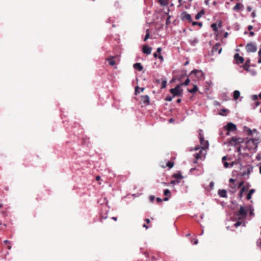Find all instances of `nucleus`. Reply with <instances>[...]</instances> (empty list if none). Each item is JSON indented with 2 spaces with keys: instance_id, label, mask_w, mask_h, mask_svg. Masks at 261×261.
I'll list each match as a JSON object with an SVG mask.
<instances>
[{
  "instance_id": "1",
  "label": "nucleus",
  "mask_w": 261,
  "mask_h": 261,
  "mask_svg": "<svg viewBox=\"0 0 261 261\" xmlns=\"http://www.w3.org/2000/svg\"><path fill=\"white\" fill-rule=\"evenodd\" d=\"M247 215V210H245L244 206H241L239 211L236 214V216L239 220H244Z\"/></svg>"
},
{
  "instance_id": "2",
  "label": "nucleus",
  "mask_w": 261,
  "mask_h": 261,
  "mask_svg": "<svg viewBox=\"0 0 261 261\" xmlns=\"http://www.w3.org/2000/svg\"><path fill=\"white\" fill-rule=\"evenodd\" d=\"M199 141L201 144V149L203 150L207 149L209 146L208 141L205 140L202 134H199Z\"/></svg>"
},
{
  "instance_id": "3",
  "label": "nucleus",
  "mask_w": 261,
  "mask_h": 261,
  "mask_svg": "<svg viewBox=\"0 0 261 261\" xmlns=\"http://www.w3.org/2000/svg\"><path fill=\"white\" fill-rule=\"evenodd\" d=\"M195 74L197 80H203L204 79V75L201 70L194 69L190 72V75Z\"/></svg>"
},
{
  "instance_id": "4",
  "label": "nucleus",
  "mask_w": 261,
  "mask_h": 261,
  "mask_svg": "<svg viewBox=\"0 0 261 261\" xmlns=\"http://www.w3.org/2000/svg\"><path fill=\"white\" fill-rule=\"evenodd\" d=\"M181 85H177L174 88L170 89V92L173 95V97L181 96L182 90L180 89Z\"/></svg>"
},
{
  "instance_id": "5",
  "label": "nucleus",
  "mask_w": 261,
  "mask_h": 261,
  "mask_svg": "<svg viewBox=\"0 0 261 261\" xmlns=\"http://www.w3.org/2000/svg\"><path fill=\"white\" fill-rule=\"evenodd\" d=\"M245 49L248 53H254L257 50V46L255 43L250 42L247 44Z\"/></svg>"
},
{
  "instance_id": "6",
  "label": "nucleus",
  "mask_w": 261,
  "mask_h": 261,
  "mask_svg": "<svg viewBox=\"0 0 261 261\" xmlns=\"http://www.w3.org/2000/svg\"><path fill=\"white\" fill-rule=\"evenodd\" d=\"M224 128L227 130L226 135H228L229 132H234L237 130V126L232 122H229L224 126Z\"/></svg>"
},
{
  "instance_id": "7",
  "label": "nucleus",
  "mask_w": 261,
  "mask_h": 261,
  "mask_svg": "<svg viewBox=\"0 0 261 261\" xmlns=\"http://www.w3.org/2000/svg\"><path fill=\"white\" fill-rule=\"evenodd\" d=\"M253 167L251 165H248L247 166V171H244L240 173V175L243 176L245 177V176H247V178L249 177V175L250 173L253 171Z\"/></svg>"
},
{
  "instance_id": "8",
  "label": "nucleus",
  "mask_w": 261,
  "mask_h": 261,
  "mask_svg": "<svg viewBox=\"0 0 261 261\" xmlns=\"http://www.w3.org/2000/svg\"><path fill=\"white\" fill-rule=\"evenodd\" d=\"M234 61L236 64H240L243 63L244 61V59L237 53L234 56Z\"/></svg>"
},
{
  "instance_id": "9",
  "label": "nucleus",
  "mask_w": 261,
  "mask_h": 261,
  "mask_svg": "<svg viewBox=\"0 0 261 261\" xmlns=\"http://www.w3.org/2000/svg\"><path fill=\"white\" fill-rule=\"evenodd\" d=\"M200 150L199 152L196 153L194 154V156L196 160L201 159L203 157H204L206 155V151Z\"/></svg>"
},
{
  "instance_id": "10",
  "label": "nucleus",
  "mask_w": 261,
  "mask_h": 261,
  "mask_svg": "<svg viewBox=\"0 0 261 261\" xmlns=\"http://www.w3.org/2000/svg\"><path fill=\"white\" fill-rule=\"evenodd\" d=\"M141 100L145 106H148L150 105L149 97L147 95L142 96Z\"/></svg>"
},
{
  "instance_id": "11",
  "label": "nucleus",
  "mask_w": 261,
  "mask_h": 261,
  "mask_svg": "<svg viewBox=\"0 0 261 261\" xmlns=\"http://www.w3.org/2000/svg\"><path fill=\"white\" fill-rule=\"evenodd\" d=\"M181 19L182 20H187L189 22H192L191 15L186 12L182 14Z\"/></svg>"
},
{
  "instance_id": "12",
  "label": "nucleus",
  "mask_w": 261,
  "mask_h": 261,
  "mask_svg": "<svg viewBox=\"0 0 261 261\" xmlns=\"http://www.w3.org/2000/svg\"><path fill=\"white\" fill-rule=\"evenodd\" d=\"M222 51V48L220 47V43H216L212 48V52H218V54H220Z\"/></svg>"
},
{
  "instance_id": "13",
  "label": "nucleus",
  "mask_w": 261,
  "mask_h": 261,
  "mask_svg": "<svg viewBox=\"0 0 261 261\" xmlns=\"http://www.w3.org/2000/svg\"><path fill=\"white\" fill-rule=\"evenodd\" d=\"M152 48L147 45H144L142 47V52L147 55H150L151 53Z\"/></svg>"
},
{
  "instance_id": "14",
  "label": "nucleus",
  "mask_w": 261,
  "mask_h": 261,
  "mask_svg": "<svg viewBox=\"0 0 261 261\" xmlns=\"http://www.w3.org/2000/svg\"><path fill=\"white\" fill-rule=\"evenodd\" d=\"M244 8V5L241 3H237L232 8L233 11L240 12V10H243Z\"/></svg>"
},
{
  "instance_id": "15",
  "label": "nucleus",
  "mask_w": 261,
  "mask_h": 261,
  "mask_svg": "<svg viewBox=\"0 0 261 261\" xmlns=\"http://www.w3.org/2000/svg\"><path fill=\"white\" fill-rule=\"evenodd\" d=\"M218 195L221 197H223V198H226L227 197V192L224 189H220L219 191H218Z\"/></svg>"
},
{
  "instance_id": "16",
  "label": "nucleus",
  "mask_w": 261,
  "mask_h": 261,
  "mask_svg": "<svg viewBox=\"0 0 261 261\" xmlns=\"http://www.w3.org/2000/svg\"><path fill=\"white\" fill-rule=\"evenodd\" d=\"M188 42L191 46H194L198 42V39L197 38H194L189 40Z\"/></svg>"
},
{
  "instance_id": "17",
  "label": "nucleus",
  "mask_w": 261,
  "mask_h": 261,
  "mask_svg": "<svg viewBox=\"0 0 261 261\" xmlns=\"http://www.w3.org/2000/svg\"><path fill=\"white\" fill-rule=\"evenodd\" d=\"M133 67L135 69L139 71H142L143 69V67L140 63H135L133 65Z\"/></svg>"
},
{
  "instance_id": "18",
  "label": "nucleus",
  "mask_w": 261,
  "mask_h": 261,
  "mask_svg": "<svg viewBox=\"0 0 261 261\" xmlns=\"http://www.w3.org/2000/svg\"><path fill=\"white\" fill-rule=\"evenodd\" d=\"M250 60L249 59L246 60L245 63L243 65V68L246 71H249Z\"/></svg>"
},
{
  "instance_id": "19",
  "label": "nucleus",
  "mask_w": 261,
  "mask_h": 261,
  "mask_svg": "<svg viewBox=\"0 0 261 261\" xmlns=\"http://www.w3.org/2000/svg\"><path fill=\"white\" fill-rule=\"evenodd\" d=\"M238 189V188L237 187V185L235 184H232V185L230 186V189L229 190L230 193H235Z\"/></svg>"
},
{
  "instance_id": "20",
  "label": "nucleus",
  "mask_w": 261,
  "mask_h": 261,
  "mask_svg": "<svg viewBox=\"0 0 261 261\" xmlns=\"http://www.w3.org/2000/svg\"><path fill=\"white\" fill-rule=\"evenodd\" d=\"M240 96V92L239 90H234L233 93V97L234 100L238 99Z\"/></svg>"
},
{
  "instance_id": "21",
  "label": "nucleus",
  "mask_w": 261,
  "mask_h": 261,
  "mask_svg": "<svg viewBox=\"0 0 261 261\" xmlns=\"http://www.w3.org/2000/svg\"><path fill=\"white\" fill-rule=\"evenodd\" d=\"M255 192V190L254 189H251L250 190V191H249V193H248L247 195V199L248 200H250L251 198V197H252V194H253Z\"/></svg>"
},
{
  "instance_id": "22",
  "label": "nucleus",
  "mask_w": 261,
  "mask_h": 261,
  "mask_svg": "<svg viewBox=\"0 0 261 261\" xmlns=\"http://www.w3.org/2000/svg\"><path fill=\"white\" fill-rule=\"evenodd\" d=\"M245 190H246V188L245 186H243L241 188V190H240V193H239V197L240 199L242 198L243 193Z\"/></svg>"
},
{
  "instance_id": "23",
  "label": "nucleus",
  "mask_w": 261,
  "mask_h": 261,
  "mask_svg": "<svg viewBox=\"0 0 261 261\" xmlns=\"http://www.w3.org/2000/svg\"><path fill=\"white\" fill-rule=\"evenodd\" d=\"M160 4L163 6H167L168 4V0H158Z\"/></svg>"
},
{
  "instance_id": "24",
  "label": "nucleus",
  "mask_w": 261,
  "mask_h": 261,
  "mask_svg": "<svg viewBox=\"0 0 261 261\" xmlns=\"http://www.w3.org/2000/svg\"><path fill=\"white\" fill-rule=\"evenodd\" d=\"M173 177L175 179V180H179V179H181L182 178V176L180 174H174L173 175Z\"/></svg>"
},
{
  "instance_id": "25",
  "label": "nucleus",
  "mask_w": 261,
  "mask_h": 261,
  "mask_svg": "<svg viewBox=\"0 0 261 261\" xmlns=\"http://www.w3.org/2000/svg\"><path fill=\"white\" fill-rule=\"evenodd\" d=\"M198 90L197 86L194 85L193 88L192 89H189L188 91L191 93H195Z\"/></svg>"
},
{
  "instance_id": "26",
  "label": "nucleus",
  "mask_w": 261,
  "mask_h": 261,
  "mask_svg": "<svg viewBox=\"0 0 261 261\" xmlns=\"http://www.w3.org/2000/svg\"><path fill=\"white\" fill-rule=\"evenodd\" d=\"M247 210V211H249V215L250 216H254V208L252 206H250L249 207V208Z\"/></svg>"
},
{
  "instance_id": "27",
  "label": "nucleus",
  "mask_w": 261,
  "mask_h": 261,
  "mask_svg": "<svg viewBox=\"0 0 261 261\" xmlns=\"http://www.w3.org/2000/svg\"><path fill=\"white\" fill-rule=\"evenodd\" d=\"M149 36H150L149 30L147 29L146 31V35L144 38V41H146L149 38Z\"/></svg>"
},
{
  "instance_id": "28",
  "label": "nucleus",
  "mask_w": 261,
  "mask_h": 261,
  "mask_svg": "<svg viewBox=\"0 0 261 261\" xmlns=\"http://www.w3.org/2000/svg\"><path fill=\"white\" fill-rule=\"evenodd\" d=\"M144 90V88H139V87H136L135 88L136 93H140L143 91Z\"/></svg>"
},
{
  "instance_id": "29",
  "label": "nucleus",
  "mask_w": 261,
  "mask_h": 261,
  "mask_svg": "<svg viewBox=\"0 0 261 261\" xmlns=\"http://www.w3.org/2000/svg\"><path fill=\"white\" fill-rule=\"evenodd\" d=\"M211 28L215 32L218 31L217 24L216 23H213L211 24Z\"/></svg>"
},
{
  "instance_id": "30",
  "label": "nucleus",
  "mask_w": 261,
  "mask_h": 261,
  "mask_svg": "<svg viewBox=\"0 0 261 261\" xmlns=\"http://www.w3.org/2000/svg\"><path fill=\"white\" fill-rule=\"evenodd\" d=\"M109 64L111 66H114L115 65V61L114 60L113 58L108 59Z\"/></svg>"
},
{
  "instance_id": "31",
  "label": "nucleus",
  "mask_w": 261,
  "mask_h": 261,
  "mask_svg": "<svg viewBox=\"0 0 261 261\" xmlns=\"http://www.w3.org/2000/svg\"><path fill=\"white\" fill-rule=\"evenodd\" d=\"M167 86V81L166 80H163L161 84V89H164Z\"/></svg>"
},
{
  "instance_id": "32",
  "label": "nucleus",
  "mask_w": 261,
  "mask_h": 261,
  "mask_svg": "<svg viewBox=\"0 0 261 261\" xmlns=\"http://www.w3.org/2000/svg\"><path fill=\"white\" fill-rule=\"evenodd\" d=\"M191 22L193 25H198L199 27L202 26V23L201 22L192 21Z\"/></svg>"
},
{
  "instance_id": "33",
  "label": "nucleus",
  "mask_w": 261,
  "mask_h": 261,
  "mask_svg": "<svg viewBox=\"0 0 261 261\" xmlns=\"http://www.w3.org/2000/svg\"><path fill=\"white\" fill-rule=\"evenodd\" d=\"M190 79L189 78H187L185 81L182 83L181 84H180V85L182 86V85H185V86H187L188 85L189 83H190Z\"/></svg>"
},
{
  "instance_id": "34",
  "label": "nucleus",
  "mask_w": 261,
  "mask_h": 261,
  "mask_svg": "<svg viewBox=\"0 0 261 261\" xmlns=\"http://www.w3.org/2000/svg\"><path fill=\"white\" fill-rule=\"evenodd\" d=\"M173 98V96L168 95V96H167L165 98V100L168 101H172Z\"/></svg>"
},
{
  "instance_id": "35",
  "label": "nucleus",
  "mask_w": 261,
  "mask_h": 261,
  "mask_svg": "<svg viewBox=\"0 0 261 261\" xmlns=\"http://www.w3.org/2000/svg\"><path fill=\"white\" fill-rule=\"evenodd\" d=\"M171 16L170 15H169L167 19H166V24L167 25H169L170 23V18H171Z\"/></svg>"
},
{
  "instance_id": "36",
  "label": "nucleus",
  "mask_w": 261,
  "mask_h": 261,
  "mask_svg": "<svg viewBox=\"0 0 261 261\" xmlns=\"http://www.w3.org/2000/svg\"><path fill=\"white\" fill-rule=\"evenodd\" d=\"M258 56L259 57V59L258 60V63L260 64L261 63V48L259 50V51L258 53Z\"/></svg>"
},
{
  "instance_id": "37",
  "label": "nucleus",
  "mask_w": 261,
  "mask_h": 261,
  "mask_svg": "<svg viewBox=\"0 0 261 261\" xmlns=\"http://www.w3.org/2000/svg\"><path fill=\"white\" fill-rule=\"evenodd\" d=\"M244 185V181H241L237 185L238 189L241 188L242 186Z\"/></svg>"
},
{
  "instance_id": "38",
  "label": "nucleus",
  "mask_w": 261,
  "mask_h": 261,
  "mask_svg": "<svg viewBox=\"0 0 261 261\" xmlns=\"http://www.w3.org/2000/svg\"><path fill=\"white\" fill-rule=\"evenodd\" d=\"M173 163L172 162H168L167 165L168 167H169L170 168H172L173 166Z\"/></svg>"
},
{
  "instance_id": "39",
  "label": "nucleus",
  "mask_w": 261,
  "mask_h": 261,
  "mask_svg": "<svg viewBox=\"0 0 261 261\" xmlns=\"http://www.w3.org/2000/svg\"><path fill=\"white\" fill-rule=\"evenodd\" d=\"M179 182V181L177 180H173L171 181V184L173 185H176V184H178Z\"/></svg>"
},
{
  "instance_id": "40",
  "label": "nucleus",
  "mask_w": 261,
  "mask_h": 261,
  "mask_svg": "<svg viewBox=\"0 0 261 261\" xmlns=\"http://www.w3.org/2000/svg\"><path fill=\"white\" fill-rule=\"evenodd\" d=\"M223 165L225 168H229V164L227 162H223Z\"/></svg>"
},
{
  "instance_id": "41",
  "label": "nucleus",
  "mask_w": 261,
  "mask_h": 261,
  "mask_svg": "<svg viewBox=\"0 0 261 261\" xmlns=\"http://www.w3.org/2000/svg\"><path fill=\"white\" fill-rule=\"evenodd\" d=\"M242 224V222H240V221H237L234 224V226L236 227H237L239 226H240Z\"/></svg>"
},
{
  "instance_id": "42",
  "label": "nucleus",
  "mask_w": 261,
  "mask_h": 261,
  "mask_svg": "<svg viewBox=\"0 0 261 261\" xmlns=\"http://www.w3.org/2000/svg\"><path fill=\"white\" fill-rule=\"evenodd\" d=\"M170 193V190L169 189H165L164 191V195H167Z\"/></svg>"
},
{
  "instance_id": "43",
  "label": "nucleus",
  "mask_w": 261,
  "mask_h": 261,
  "mask_svg": "<svg viewBox=\"0 0 261 261\" xmlns=\"http://www.w3.org/2000/svg\"><path fill=\"white\" fill-rule=\"evenodd\" d=\"M209 186H210V188L211 189H213L214 187V181H211L210 183Z\"/></svg>"
},
{
  "instance_id": "44",
  "label": "nucleus",
  "mask_w": 261,
  "mask_h": 261,
  "mask_svg": "<svg viewBox=\"0 0 261 261\" xmlns=\"http://www.w3.org/2000/svg\"><path fill=\"white\" fill-rule=\"evenodd\" d=\"M251 97L253 100H256L258 99V96L257 95H253Z\"/></svg>"
},
{
  "instance_id": "45",
  "label": "nucleus",
  "mask_w": 261,
  "mask_h": 261,
  "mask_svg": "<svg viewBox=\"0 0 261 261\" xmlns=\"http://www.w3.org/2000/svg\"><path fill=\"white\" fill-rule=\"evenodd\" d=\"M201 16L200 15V14L199 13H198L195 15V19L197 20L201 18Z\"/></svg>"
},
{
  "instance_id": "46",
  "label": "nucleus",
  "mask_w": 261,
  "mask_h": 261,
  "mask_svg": "<svg viewBox=\"0 0 261 261\" xmlns=\"http://www.w3.org/2000/svg\"><path fill=\"white\" fill-rule=\"evenodd\" d=\"M257 246H261V239H259L257 240L256 242Z\"/></svg>"
},
{
  "instance_id": "47",
  "label": "nucleus",
  "mask_w": 261,
  "mask_h": 261,
  "mask_svg": "<svg viewBox=\"0 0 261 261\" xmlns=\"http://www.w3.org/2000/svg\"><path fill=\"white\" fill-rule=\"evenodd\" d=\"M256 159L257 161H260V160H261V155H260V154H257V155L256 156Z\"/></svg>"
},
{
  "instance_id": "48",
  "label": "nucleus",
  "mask_w": 261,
  "mask_h": 261,
  "mask_svg": "<svg viewBox=\"0 0 261 261\" xmlns=\"http://www.w3.org/2000/svg\"><path fill=\"white\" fill-rule=\"evenodd\" d=\"M200 15L202 16L204 14V10H201L200 12H198Z\"/></svg>"
},
{
  "instance_id": "49",
  "label": "nucleus",
  "mask_w": 261,
  "mask_h": 261,
  "mask_svg": "<svg viewBox=\"0 0 261 261\" xmlns=\"http://www.w3.org/2000/svg\"><path fill=\"white\" fill-rule=\"evenodd\" d=\"M154 196H150V197H149V199H150V201L151 202H153L154 199Z\"/></svg>"
},
{
  "instance_id": "50",
  "label": "nucleus",
  "mask_w": 261,
  "mask_h": 261,
  "mask_svg": "<svg viewBox=\"0 0 261 261\" xmlns=\"http://www.w3.org/2000/svg\"><path fill=\"white\" fill-rule=\"evenodd\" d=\"M251 16L253 17V18H254L256 17V13H255V11H253L251 13Z\"/></svg>"
},
{
  "instance_id": "51",
  "label": "nucleus",
  "mask_w": 261,
  "mask_h": 261,
  "mask_svg": "<svg viewBox=\"0 0 261 261\" xmlns=\"http://www.w3.org/2000/svg\"><path fill=\"white\" fill-rule=\"evenodd\" d=\"M252 10V8L250 6H248L247 7V11L248 12H250Z\"/></svg>"
},
{
  "instance_id": "52",
  "label": "nucleus",
  "mask_w": 261,
  "mask_h": 261,
  "mask_svg": "<svg viewBox=\"0 0 261 261\" xmlns=\"http://www.w3.org/2000/svg\"><path fill=\"white\" fill-rule=\"evenodd\" d=\"M158 58L161 60V62H162L164 60V58L162 55H159Z\"/></svg>"
},
{
  "instance_id": "53",
  "label": "nucleus",
  "mask_w": 261,
  "mask_h": 261,
  "mask_svg": "<svg viewBox=\"0 0 261 261\" xmlns=\"http://www.w3.org/2000/svg\"><path fill=\"white\" fill-rule=\"evenodd\" d=\"M249 36H253L254 35V32H252V31H250L249 33Z\"/></svg>"
},
{
  "instance_id": "54",
  "label": "nucleus",
  "mask_w": 261,
  "mask_h": 261,
  "mask_svg": "<svg viewBox=\"0 0 261 261\" xmlns=\"http://www.w3.org/2000/svg\"><path fill=\"white\" fill-rule=\"evenodd\" d=\"M162 199L161 198H159V197H158L156 198V201L158 202H162Z\"/></svg>"
},
{
  "instance_id": "55",
  "label": "nucleus",
  "mask_w": 261,
  "mask_h": 261,
  "mask_svg": "<svg viewBox=\"0 0 261 261\" xmlns=\"http://www.w3.org/2000/svg\"><path fill=\"white\" fill-rule=\"evenodd\" d=\"M156 51H157V53H160L161 51H162V48L161 47H158L157 48V50Z\"/></svg>"
},
{
  "instance_id": "56",
  "label": "nucleus",
  "mask_w": 261,
  "mask_h": 261,
  "mask_svg": "<svg viewBox=\"0 0 261 261\" xmlns=\"http://www.w3.org/2000/svg\"><path fill=\"white\" fill-rule=\"evenodd\" d=\"M252 29H253V26H252V25H248V30L250 31V30H251Z\"/></svg>"
},
{
  "instance_id": "57",
  "label": "nucleus",
  "mask_w": 261,
  "mask_h": 261,
  "mask_svg": "<svg viewBox=\"0 0 261 261\" xmlns=\"http://www.w3.org/2000/svg\"><path fill=\"white\" fill-rule=\"evenodd\" d=\"M200 149V147H199V146H195V148H194V150H198V149Z\"/></svg>"
},
{
  "instance_id": "58",
  "label": "nucleus",
  "mask_w": 261,
  "mask_h": 261,
  "mask_svg": "<svg viewBox=\"0 0 261 261\" xmlns=\"http://www.w3.org/2000/svg\"><path fill=\"white\" fill-rule=\"evenodd\" d=\"M229 181L230 182H234L235 181V180L233 178H230Z\"/></svg>"
},
{
  "instance_id": "59",
  "label": "nucleus",
  "mask_w": 261,
  "mask_h": 261,
  "mask_svg": "<svg viewBox=\"0 0 261 261\" xmlns=\"http://www.w3.org/2000/svg\"><path fill=\"white\" fill-rule=\"evenodd\" d=\"M153 57H154V58H158L159 56L158 55L157 53H154L153 54Z\"/></svg>"
},
{
  "instance_id": "60",
  "label": "nucleus",
  "mask_w": 261,
  "mask_h": 261,
  "mask_svg": "<svg viewBox=\"0 0 261 261\" xmlns=\"http://www.w3.org/2000/svg\"><path fill=\"white\" fill-rule=\"evenodd\" d=\"M226 158H227V156H224L222 159V162H224L225 160H226Z\"/></svg>"
},
{
  "instance_id": "61",
  "label": "nucleus",
  "mask_w": 261,
  "mask_h": 261,
  "mask_svg": "<svg viewBox=\"0 0 261 261\" xmlns=\"http://www.w3.org/2000/svg\"><path fill=\"white\" fill-rule=\"evenodd\" d=\"M198 240L196 239V240H195V241H194V242L193 244H195V245L197 244H198Z\"/></svg>"
},
{
  "instance_id": "62",
  "label": "nucleus",
  "mask_w": 261,
  "mask_h": 261,
  "mask_svg": "<svg viewBox=\"0 0 261 261\" xmlns=\"http://www.w3.org/2000/svg\"><path fill=\"white\" fill-rule=\"evenodd\" d=\"M145 221L147 223H149L150 222V220L148 218L145 219Z\"/></svg>"
},
{
  "instance_id": "63",
  "label": "nucleus",
  "mask_w": 261,
  "mask_h": 261,
  "mask_svg": "<svg viewBox=\"0 0 261 261\" xmlns=\"http://www.w3.org/2000/svg\"><path fill=\"white\" fill-rule=\"evenodd\" d=\"M143 227L146 228V229L148 228V226L145 224L143 225Z\"/></svg>"
},
{
  "instance_id": "64",
  "label": "nucleus",
  "mask_w": 261,
  "mask_h": 261,
  "mask_svg": "<svg viewBox=\"0 0 261 261\" xmlns=\"http://www.w3.org/2000/svg\"><path fill=\"white\" fill-rule=\"evenodd\" d=\"M259 104H260V102L258 101H257L255 102V106L258 107L259 105Z\"/></svg>"
}]
</instances>
